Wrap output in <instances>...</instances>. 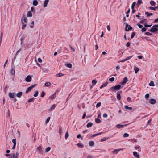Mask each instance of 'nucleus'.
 Here are the masks:
<instances>
[{
  "mask_svg": "<svg viewBox=\"0 0 158 158\" xmlns=\"http://www.w3.org/2000/svg\"><path fill=\"white\" fill-rule=\"evenodd\" d=\"M151 32L158 33V25H153L152 28L149 30Z\"/></svg>",
  "mask_w": 158,
  "mask_h": 158,
  "instance_id": "nucleus-1",
  "label": "nucleus"
},
{
  "mask_svg": "<svg viewBox=\"0 0 158 158\" xmlns=\"http://www.w3.org/2000/svg\"><path fill=\"white\" fill-rule=\"evenodd\" d=\"M121 87V86L120 85H118L115 86L111 87L110 88V90L112 91H114L115 92V90H119L120 89Z\"/></svg>",
  "mask_w": 158,
  "mask_h": 158,
  "instance_id": "nucleus-2",
  "label": "nucleus"
},
{
  "mask_svg": "<svg viewBox=\"0 0 158 158\" xmlns=\"http://www.w3.org/2000/svg\"><path fill=\"white\" fill-rule=\"evenodd\" d=\"M19 155L18 152L16 153H12L11 154V157L12 158H18Z\"/></svg>",
  "mask_w": 158,
  "mask_h": 158,
  "instance_id": "nucleus-3",
  "label": "nucleus"
},
{
  "mask_svg": "<svg viewBox=\"0 0 158 158\" xmlns=\"http://www.w3.org/2000/svg\"><path fill=\"white\" fill-rule=\"evenodd\" d=\"M36 84H35L28 88L26 91V93H28L29 92L31 91L34 87L36 86Z\"/></svg>",
  "mask_w": 158,
  "mask_h": 158,
  "instance_id": "nucleus-4",
  "label": "nucleus"
},
{
  "mask_svg": "<svg viewBox=\"0 0 158 158\" xmlns=\"http://www.w3.org/2000/svg\"><path fill=\"white\" fill-rule=\"evenodd\" d=\"M37 150H38L39 153L42 154L43 151L42 150V147L41 146H39L37 148Z\"/></svg>",
  "mask_w": 158,
  "mask_h": 158,
  "instance_id": "nucleus-5",
  "label": "nucleus"
},
{
  "mask_svg": "<svg viewBox=\"0 0 158 158\" xmlns=\"http://www.w3.org/2000/svg\"><path fill=\"white\" fill-rule=\"evenodd\" d=\"M25 80L27 82H30L32 80L31 77L30 76H27L25 79Z\"/></svg>",
  "mask_w": 158,
  "mask_h": 158,
  "instance_id": "nucleus-6",
  "label": "nucleus"
},
{
  "mask_svg": "<svg viewBox=\"0 0 158 158\" xmlns=\"http://www.w3.org/2000/svg\"><path fill=\"white\" fill-rule=\"evenodd\" d=\"M49 0H44L43 4V6L44 8H45L47 6L49 2Z\"/></svg>",
  "mask_w": 158,
  "mask_h": 158,
  "instance_id": "nucleus-7",
  "label": "nucleus"
},
{
  "mask_svg": "<svg viewBox=\"0 0 158 158\" xmlns=\"http://www.w3.org/2000/svg\"><path fill=\"white\" fill-rule=\"evenodd\" d=\"M15 93H9L8 96L11 98H13L15 97Z\"/></svg>",
  "mask_w": 158,
  "mask_h": 158,
  "instance_id": "nucleus-8",
  "label": "nucleus"
},
{
  "mask_svg": "<svg viewBox=\"0 0 158 158\" xmlns=\"http://www.w3.org/2000/svg\"><path fill=\"white\" fill-rule=\"evenodd\" d=\"M132 29V27L130 26H129L128 24H127L126 26V30L127 31H128L131 30Z\"/></svg>",
  "mask_w": 158,
  "mask_h": 158,
  "instance_id": "nucleus-9",
  "label": "nucleus"
},
{
  "mask_svg": "<svg viewBox=\"0 0 158 158\" xmlns=\"http://www.w3.org/2000/svg\"><path fill=\"white\" fill-rule=\"evenodd\" d=\"M123 80V82H121V84L123 85H124L127 82V81H128V79L126 77H125L124 78Z\"/></svg>",
  "mask_w": 158,
  "mask_h": 158,
  "instance_id": "nucleus-10",
  "label": "nucleus"
},
{
  "mask_svg": "<svg viewBox=\"0 0 158 158\" xmlns=\"http://www.w3.org/2000/svg\"><path fill=\"white\" fill-rule=\"evenodd\" d=\"M149 102L150 103L152 104H154L156 102V101L155 99H151L149 100Z\"/></svg>",
  "mask_w": 158,
  "mask_h": 158,
  "instance_id": "nucleus-11",
  "label": "nucleus"
},
{
  "mask_svg": "<svg viewBox=\"0 0 158 158\" xmlns=\"http://www.w3.org/2000/svg\"><path fill=\"white\" fill-rule=\"evenodd\" d=\"M133 155L136 157L138 158H140L139 155L138 154L137 152H133Z\"/></svg>",
  "mask_w": 158,
  "mask_h": 158,
  "instance_id": "nucleus-12",
  "label": "nucleus"
},
{
  "mask_svg": "<svg viewBox=\"0 0 158 158\" xmlns=\"http://www.w3.org/2000/svg\"><path fill=\"white\" fill-rule=\"evenodd\" d=\"M23 20L24 23L26 24L27 23V18L24 16H23L21 20Z\"/></svg>",
  "mask_w": 158,
  "mask_h": 158,
  "instance_id": "nucleus-13",
  "label": "nucleus"
},
{
  "mask_svg": "<svg viewBox=\"0 0 158 158\" xmlns=\"http://www.w3.org/2000/svg\"><path fill=\"white\" fill-rule=\"evenodd\" d=\"M65 66L68 68H71L72 67V65L70 63H67L65 64Z\"/></svg>",
  "mask_w": 158,
  "mask_h": 158,
  "instance_id": "nucleus-14",
  "label": "nucleus"
},
{
  "mask_svg": "<svg viewBox=\"0 0 158 158\" xmlns=\"http://www.w3.org/2000/svg\"><path fill=\"white\" fill-rule=\"evenodd\" d=\"M32 16V14L31 11H28L27 12V17H31Z\"/></svg>",
  "mask_w": 158,
  "mask_h": 158,
  "instance_id": "nucleus-15",
  "label": "nucleus"
},
{
  "mask_svg": "<svg viewBox=\"0 0 158 158\" xmlns=\"http://www.w3.org/2000/svg\"><path fill=\"white\" fill-rule=\"evenodd\" d=\"M134 70L135 71V73L136 74L139 70V69L136 66H135L134 68Z\"/></svg>",
  "mask_w": 158,
  "mask_h": 158,
  "instance_id": "nucleus-16",
  "label": "nucleus"
},
{
  "mask_svg": "<svg viewBox=\"0 0 158 158\" xmlns=\"http://www.w3.org/2000/svg\"><path fill=\"white\" fill-rule=\"evenodd\" d=\"M22 95V92H19L17 93L16 94V96L19 98H20Z\"/></svg>",
  "mask_w": 158,
  "mask_h": 158,
  "instance_id": "nucleus-17",
  "label": "nucleus"
},
{
  "mask_svg": "<svg viewBox=\"0 0 158 158\" xmlns=\"http://www.w3.org/2000/svg\"><path fill=\"white\" fill-rule=\"evenodd\" d=\"M21 22H22V23L23 24V25L22 26V29H24L25 27L26 26V24L24 23V22L23 21V20H21Z\"/></svg>",
  "mask_w": 158,
  "mask_h": 158,
  "instance_id": "nucleus-18",
  "label": "nucleus"
},
{
  "mask_svg": "<svg viewBox=\"0 0 158 158\" xmlns=\"http://www.w3.org/2000/svg\"><path fill=\"white\" fill-rule=\"evenodd\" d=\"M56 106L55 105H53L48 110L51 111L53 110L55 108Z\"/></svg>",
  "mask_w": 158,
  "mask_h": 158,
  "instance_id": "nucleus-19",
  "label": "nucleus"
},
{
  "mask_svg": "<svg viewBox=\"0 0 158 158\" xmlns=\"http://www.w3.org/2000/svg\"><path fill=\"white\" fill-rule=\"evenodd\" d=\"M126 125H123L122 124H118L116 126V127L118 128H121L123 127L124 126H126Z\"/></svg>",
  "mask_w": 158,
  "mask_h": 158,
  "instance_id": "nucleus-20",
  "label": "nucleus"
},
{
  "mask_svg": "<svg viewBox=\"0 0 158 158\" xmlns=\"http://www.w3.org/2000/svg\"><path fill=\"white\" fill-rule=\"evenodd\" d=\"M38 4V2L37 0H34L33 1V5L34 6H36Z\"/></svg>",
  "mask_w": 158,
  "mask_h": 158,
  "instance_id": "nucleus-21",
  "label": "nucleus"
},
{
  "mask_svg": "<svg viewBox=\"0 0 158 158\" xmlns=\"http://www.w3.org/2000/svg\"><path fill=\"white\" fill-rule=\"evenodd\" d=\"M93 123L92 122H89L87 124V127L88 128H89L91 127Z\"/></svg>",
  "mask_w": 158,
  "mask_h": 158,
  "instance_id": "nucleus-22",
  "label": "nucleus"
},
{
  "mask_svg": "<svg viewBox=\"0 0 158 158\" xmlns=\"http://www.w3.org/2000/svg\"><path fill=\"white\" fill-rule=\"evenodd\" d=\"M56 94V93H55L54 94L52 95L50 97V98L52 99H54L55 98Z\"/></svg>",
  "mask_w": 158,
  "mask_h": 158,
  "instance_id": "nucleus-23",
  "label": "nucleus"
},
{
  "mask_svg": "<svg viewBox=\"0 0 158 158\" xmlns=\"http://www.w3.org/2000/svg\"><path fill=\"white\" fill-rule=\"evenodd\" d=\"M51 85L50 82H48L45 83L44 85V86L46 87H48L50 86Z\"/></svg>",
  "mask_w": 158,
  "mask_h": 158,
  "instance_id": "nucleus-24",
  "label": "nucleus"
},
{
  "mask_svg": "<svg viewBox=\"0 0 158 158\" xmlns=\"http://www.w3.org/2000/svg\"><path fill=\"white\" fill-rule=\"evenodd\" d=\"M150 95L148 93H147L145 96V98L147 100H148L149 98Z\"/></svg>",
  "mask_w": 158,
  "mask_h": 158,
  "instance_id": "nucleus-25",
  "label": "nucleus"
},
{
  "mask_svg": "<svg viewBox=\"0 0 158 158\" xmlns=\"http://www.w3.org/2000/svg\"><path fill=\"white\" fill-rule=\"evenodd\" d=\"M34 21H33L32 22L30 23V27L31 28H33L34 27Z\"/></svg>",
  "mask_w": 158,
  "mask_h": 158,
  "instance_id": "nucleus-26",
  "label": "nucleus"
},
{
  "mask_svg": "<svg viewBox=\"0 0 158 158\" xmlns=\"http://www.w3.org/2000/svg\"><path fill=\"white\" fill-rule=\"evenodd\" d=\"M107 84H108V82H106L104 84H103V85H101V86L100 87V88L102 89V88L106 86L107 85Z\"/></svg>",
  "mask_w": 158,
  "mask_h": 158,
  "instance_id": "nucleus-27",
  "label": "nucleus"
},
{
  "mask_svg": "<svg viewBox=\"0 0 158 158\" xmlns=\"http://www.w3.org/2000/svg\"><path fill=\"white\" fill-rule=\"evenodd\" d=\"M145 14L147 15V17H148L152 15H153V13H149L148 12H146Z\"/></svg>",
  "mask_w": 158,
  "mask_h": 158,
  "instance_id": "nucleus-28",
  "label": "nucleus"
},
{
  "mask_svg": "<svg viewBox=\"0 0 158 158\" xmlns=\"http://www.w3.org/2000/svg\"><path fill=\"white\" fill-rule=\"evenodd\" d=\"M124 108L126 109L127 110L129 109L130 110H131L132 109V108L131 107H129L127 106V105L125 106Z\"/></svg>",
  "mask_w": 158,
  "mask_h": 158,
  "instance_id": "nucleus-29",
  "label": "nucleus"
},
{
  "mask_svg": "<svg viewBox=\"0 0 158 158\" xmlns=\"http://www.w3.org/2000/svg\"><path fill=\"white\" fill-rule=\"evenodd\" d=\"M77 146L80 148H83L84 147L83 144L81 143H79L77 144Z\"/></svg>",
  "mask_w": 158,
  "mask_h": 158,
  "instance_id": "nucleus-30",
  "label": "nucleus"
},
{
  "mask_svg": "<svg viewBox=\"0 0 158 158\" xmlns=\"http://www.w3.org/2000/svg\"><path fill=\"white\" fill-rule=\"evenodd\" d=\"M51 149V148L50 147H48L46 148L45 150V152H49Z\"/></svg>",
  "mask_w": 158,
  "mask_h": 158,
  "instance_id": "nucleus-31",
  "label": "nucleus"
},
{
  "mask_svg": "<svg viewBox=\"0 0 158 158\" xmlns=\"http://www.w3.org/2000/svg\"><path fill=\"white\" fill-rule=\"evenodd\" d=\"M150 4L152 6H155L156 4L155 2L153 1H151L150 2Z\"/></svg>",
  "mask_w": 158,
  "mask_h": 158,
  "instance_id": "nucleus-32",
  "label": "nucleus"
},
{
  "mask_svg": "<svg viewBox=\"0 0 158 158\" xmlns=\"http://www.w3.org/2000/svg\"><path fill=\"white\" fill-rule=\"evenodd\" d=\"M89 144L90 146H93L94 144V143L93 141H90L89 142Z\"/></svg>",
  "mask_w": 158,
  "mask_h": 158,
  "instance_id": "nucleus-33",
  "label": "nucleus"
},
{
  "mask_svg": "<svg viewBox=\"0 0 158 158\" xmlns=\"http://www.w3.org/2000/svg\"><path fill=\"white\" fill-rule=\"evenodd\" d=\"M102 133V132H100L98 133L94 134L92 135V136L93 137H95L96 136H97L98 135H100Z\"/></svg>",
  "mask_w": 158,
  "mask_h": 158,
  "instance_id": "nucleus-34",
  "label": "nucleus"
},
{
  "mask_svg": "<svg viewBox=\"0 0 158 158\" xmlns=\"http://www.w3.org/2000/svg\"><path fill=\"white\" fill-rule=\"evenodd\" d=\"M149 85L150 86H154L155 84L154 82L153 81H151L149 83Z\"/></svg>",
  "mask_w": 158,
  "mask_h": 158,
  "instance_id": "nucleus-35",
  "label": "nucleus"
},
{
  "mask_svg": "<svg viewBox=\"0 0 158 158\" xmlns=\"http://www.w3.org/2000/svg\"><path fill=\"white\" fill-rule=\"evenodd\" d=\"M108 139V138L104 137V138H103L101 140V142H103V141H106Z\"/></svg>",
  "mask_w": 158,
  "mask_h": 158,
  "instance_id": "nucleus-36",
  "label": "nucleus"
},
{
  "mask_svg": "<svg viewBox=\"0 0 158 158\" xmlns=\"http://www.w3.org/2000/svg\"><path fill=\"white\" fill-rule=\"evenodd\" d=\"M135 4H136V2H134L131 5V9H134V6L135 5Z\"/></svg>",
  "mask_w": 158,
  "mask_h": 158,
  "instance_id": "nucleus-37",
  "label": "nucleus"
},
{
  "mask_svg": "<svg viewBox=\"0 0 158 158\" xmlns=\"http://www.w3.org/2000/svg\"><path fill=\"white\" fill-rule=\"evenodd\" d=\"M62 131H63V130H62V127H60V128H59V133L60 135L61 134V133H62Z\"/></svg>",
  "mask_w": 158,
  "mask_h": 158,
  "instance_id": "nucleus-38",
  "label": "nucleus"
},
{
  "mask_svg": "<svg viewBox=\"0 0 158 158\" xmlns=\"http://www.w3.org/2000/svg\"><path fill=\"white\" fill-rule=\"evenodd\" d=\"M95 121L97 123H100L101 122V121L100 119L97 118L95 119Z\"/></svg>",
  "mask_w": 158,
  "mask_h": 158,
  "instance_id": "nucleus-39",
  "label": "nucleus"
},
{
  "mask_svg": "<svg viewBox=\"0 0 158 158\" xmlns=\"http://www.w3.org/2000/svg\"><path fill=\"white\" fill-rule=\"evenodd\" d=\"M142 0H138L137 1V4L139 5V6L142 3Z\"/></svg>",
  "mask_w": 158,
  "mask_h": 158,
  "instance_id": "nucleus-40",
  "label": "nucleus"
},
{
  "mask_svg": "<svg viewBox=\"0 0 158 158\" xmlns=\"http://www.w3.org/2000/svg\"><path fill=\"white\" fill-rule=\"evenodd\" d=\"M69 135L68 131H67L65 134V137L66 139H67Z\"/></svg>",
  "mask_w": 158,
  "mask_h": 158,
  "instance_id": "nucleus-41",
  "label": "nucleus"
},
{
  "mask_svg": "<svg viewBox=\"0 0 158 158\" xmlns=\"http://www.w3.org/2000/svg\"><path fill=\"white\" fill-rule=\"evenodd\" d=\"M114 79L115 78L114 77H112L111 78H110L109 79V80L111 82H113L114 80Z\"/></svg>",
  "mask_w": 158,
  "mask_h": 158,
  "instance_id": "nucleus-42",
  "label": "nucleus"
},
{
  "mask_svg": "<svg viewBox=\"0 0 158 158\" xmlns=\"http://www.w3.org/2000/svg\"><path fill=\"white\" fill-rule=\"evenodd\" d=\"M97 83V81L95 80H94L92 81V83L94 85H95Z\"/></svg>",
  "mask_w": 158,
  "mask_h": 158,
  "instance_id": "nucleus-43",
  "label": "nucleus"
},
{
  "mask_svg": "<svg viewBox=\"0 0 158 158\" xmlns=\"http://www.w3.org/2000/svg\"><path fill=\"white\" fill-rule=\"evenodd\" d=\"M117 99L119 100L121 99V96L120 94H118L117 95Z\"/></svg>",
  "mask_w": 158,
  "mask_h": 158,
  "instance_id": "nucleus-44",
  "label": "nucleus"
},
{
  "mask_svg": "<svg viewBox=\"0 0 158 158\" xmlns=\"http://www.w3.org/2000/svg\"><path fill=\"white\" fill-rule=\"evenodd\" d=\"M132 56H129L126 57L125 59H126V60H127L130 59H131L132 57Z\"/></svg>",
  "mask_w": 158,
  "mask_h": 158,
  "instance_id": "nucleus-45",
  "label": "nucleus"
},
{
  "mask_svg": "<svg viewBox=\"0 0 158 158\" xmlns=\"http://www.w3.org/2000/svg\"><path fill=\"white\" fill-rule=\"evenodd\" d=\"M129 136V134L128 133H125L123 134V137H128Z\"/></svg>",
  "mask_w": 158,
  "mask_h": 158,
  "instance_id": "nucleus-46",
  "label": "nucleus"
},
{
  "mask_svg": "<svg viewBox=\"0 0 158 158\" xmlns=\"http://www.w3.org/2000/svg\"><path fill=\"white\" fill-rule=\"evenodd\" d=\"M50 117H48L47 119H46V120L45 121V123H48L49 121L50 120Z\"/></svg>",
  "mask_w": 158,
  "mask_h": 158,
  "instance_id": "nucleus-47",
  "label": "nucleus"
},
{
  "mask_svg": "<svg viewBox=\"0 0 158 158\" xmlns=\"http://www.w3.org/2000/svg\"><path fill=\"white\" fill-rule=\"evenodd\" d=\"M11 73L13 75H14L15 73V70L13 69H12L11 72Z\"/></svg>",
  "mask_w": 158,
  "mask_h": 158,
  "instance_id": "nucleus-48",
  "label": "nucleus"
},
{
  "mask_svg": "<svg viewBox=\"0 0 158 158\" xmlns=\"http://www.w3.org/2000/svg\"><path fill=\"white\" fill-rule=\"evenodd\" d=\"M120 150H116V149H115L114 151H113V153H114L115 154H117L118 152Z\"/></svg>",
  "mask_w": 158,
  "mask_h": 158,
  "instance_id": "nucleus-49",
  "label": "nucleus"
},
{
  "mask_svg": "<svg viewBox=\"0 0 158 158\" xmlns=\"http://www.w3.org/2000/svg\"><path fill=\"white\" fill-rule=\"evenodd\" d=\"M145 34L146 35H148V36H150L152 35V34L151 33L148 32H146L145 33Z\"/></svg>",
  "mask_w": 158,
  "mask_h": 158,
  "instance_id": "nucleus-50",
  "label": "nucleus"
},
{
  "mask_svg": "<svg viewBox=\"0 0 158 158\" xmlns=\"http://www.w3.org/2000/svg\"><path fill=\"white\" fill-rule=\"evenodd\" d=\"M101 103L98 102L96 106V107L97 108L101 106Z\"/></svg>",
  "mask_w": 158,
  "mask_h": 158,
  "instance_id": "nucleus-51",
  "label": "nucleus"
},
{
  "mask_svg": "<svg viewBox=\"0 0 158 158\" xmlns=\"http://www.w3.org/2000/svg\"><path fill=\"white\" fill-rule=\"evenodd\" d=\"M38 94V91H36L35 92V93L34 94V96L35 97H36L37 96Z\"/></svg>",
  "mask_w": 158,
  "mask_h": 158,
  "instance_id": "nucleus-52",
  "label": "nucleus"
},
{
  "mask_svg": "<svg viewBox=\"0 0 158 158\" xmlns=\"http://www.w3.org/2000/svg\"><path fill=\"white\" fill-rule=\"evenodd\" d=\"M63 75L61 73H59L56 75L57 77H59L62 76Z\"/></svg>",
  "mask_w": 158,
  "mask_h": 158,
  "instance_id": "nucleus-53",
  "label": "nucleus"
},
{
  "mask_svg": "<svg viewBox=\"0 0 158 158\" xmlns=\"http://www.w3.org/2000/svg\"><path fill=\"white\" fill-rule=\"evenodd\" d=\"M144 25L146 27H151L152 26V25H148L146 23H145L144 24Z\"/></svg>",
  "mask_w": 158,
  "mask_h": 158,
  "instance_id": "nucleus-54",
  "label": "nucleus"
},
{
  "mask_svg": "<svg viewBox=\"0 0 158 158\" xmlns=\"http://www.w3.org/2000/svg\"><path fill=\"white\" fill-rule=\"evenodd\" d=\"M16 139H13L12 140V142L14 144H16Z\"/></svg>",
  "mask_w": 158,
  "mask_h": 158,
  "instance_id": "nucleus-55",
  "label": "nucleus"
},
{
  "mask_svg": "<svg viewBox=\"0 0 158 158\" xmlns=\"http://www.w3.org/2000/svg\"><path fill=\"white\" fill-rule=\"evenodd\" d=\"M149 8L151 10H152L154 11L155 10V8H154V7H149Z\"/></svg>",
  "mask_w": 158,
  "mask_h": 158,
  "instance_id": "nucleus-56",
  "label": "nucleus"
},
{
  "mask_svg": "<svg viewBox=\"0 0 158 158\" xmlns=\"http://www.w3.org/2000/svg\"><path fill=\"white\" fill-rule=\"evenodd\" d=\"M146 31V29L145 27H143L142 28L141 31L142 32H145Z\"/></svg>",
  "mask_w": 158,
  "mask_h": 158,
  "instance_id": "nucleus-57",
  "label": "nucleus"
},
{
  "mask_svg": "<svg viewBox=\"0 0 158 158\" xmlns=\"http://www.w3.org/2000/svg\"><path fill=\"white\" fill-rule=\"evenodd\" d=\"M107 28L108 31H110V25H107Z\"/></svg>",
  "mask_w": 158,
  "mask_h": 158,
  "instance_id": "nucleus-58",
  "label": "nucleus"
},
{
  "mask_svg": "<svg viewBox=\"0 0 158 158\" xmlns=\"http://www.w3.org/2000/svg\"><path fill=\"white\" fill-rule=\"evenodd\" d=\"M135 35V33L134 32H132L131 35V38H134Z\"/></svg>",
  "mask_w": 158,
  "mask_h": 158,
  "instance_id": "nucleus-59",
  "label": "nucleus"
},
{
  "mask_svg": "<svg viewBox=\"0 0 158 158\" xmlns=\"http://www.w3.org/2000/svg\"><path fill=\"white\" fill-rule=\"evenodd\" d=\"M146 19H144L143 20H141L140 21V23H143L145 22L146 20Z\"/></svg>",
  "mask_w": 158,
  "mask_h": 158,
  "instance_id": "nucleus-60",
  "label": "nucleus"
},
{
  "mask_svg": "<svg viewBox=\"0 0 158 158\" xmlns=\"http://www.w3.org/2000/svg\"><path fill=\"white\" fill-rule=\"evenodd\" d=\"M107 116H108L107 114L106 113H104L103 114V117L104 118H107Z\"/></svg>",
  "mask_w": 158,
  "mask_h": 158,
  "instance_id": "nucleus-61",
  "label": "nucleus"
},
{
  "mask_svg": "<svg viewBox=\"0 0 158 158\" xmlns=\"http://www.w3.org/2000/svg\"><path fill=\"white\" fill-rule=\"evenodd\" d=\"M86 116V113H84L82 117V119H84L85 118Z\"/></svg>",
  "mask_w": 158,
  "mask_h": 158,
  "instance_id": "nucleus-62",
  "label": "nucleus"
},
{
  "mask_svg": "<svg viewBox=\"0 0 158 158\" xmlns=\"http://www.w3.org/2000/svg\"><path fill=\"white\" fill-rule=\"evenodd\" d=\"M70 47L71 50L73 52H75V50L74 49L73 47H72L70 45Z\"/></svg>",
  "mask_w": 158,
  "mask_h": 158,
  "instance_id": "nucleus-63",
  "label": "nucleus"
},
{
  "mask_svg": "<svg viewBox=\"0 0 158 158\" xmlns=\"http://www.w3.org/2000/svg\"><path fill=\"white\" fill-rule=\"evenodd\" d=\"M93 157V156L92 155H89L87 156V158H92Z\"/></svg>",
  "mask_w": 158,
  "mask_h": 158,
  "instance_id": "nucleus-64",
  "label": "nucleus"
}]
</instances>
